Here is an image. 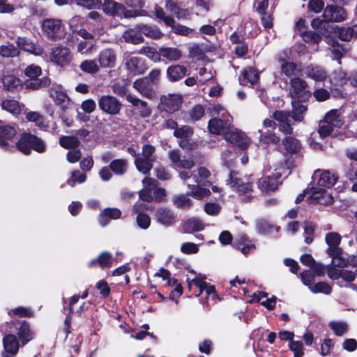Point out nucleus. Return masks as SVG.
<instances>
[{"instance_id": "f257e3e1", "label": "nucleus", "mask_w": 357, "mask_h": 357, "mask_svg": "<svg viewBox=\"0 0 357 357\" xmlns=\"http://www.w3.org/2000/svg\"><path fill=\"white\" fill-rule=\"evenodd\" d=\"M312 179L316 182L317 186L311 188L310 197L320 204H331L333 198L327 192V189L331 188L336 183L337 176L328 171L317 169L314 172Z\"/></svg>"}, {"instance_id": "f03ea898", "label": "nucleus", "mask_w": 357, "mask_h": 357, "mask_svg": "<svg viewBox=\"0 0 357 357\" xmlns=\"http://www.w3.org/2000/svg\"><path fill=\"white\" fill-rule=\"evenodd\" d=\"M208 112L212 116H215L209 121L208 128L210 132L215 135H225L229 133L231 128L232 117L227 111L219 104L211 105Z\"/></svg>"}, {"instance_id": "7ed1b4c3", "label": "nucleus", "mask_w": 357, "mask_h": 357, "mask_svg": "<svg viewBox=\"0 0 357 357\" xmlns=\"http://www.w3.org/2000/svg\"><path fill=\"white\" fill-rule=\"evenodd\" d=\"M227 184L241 197L243 202L252 199V181L250 176H241L236 172H231Z\"/></svg>"}, {"instance_id": "20e7f679", "label": "nucleus", "mask_w": 357, "mask_h": 357, "mask_svg": "<svg viewBox=\"0 0 357 357\" xmlns=\"http://www.w3.org/2000/svg\"><path fill=\"white\" fill-rule=\"evenodd\" d=\"M286 165L284 161H280L278 164L275 165V172L273 175L264 176L259 180V188L266 192L275 191L281 184L280 178L287 172Z\"/></svg>"}, {"instance_id": "39448f33", "label": "nucleus", "mask_w": 357, "mask_h": 357, "mask_svg": "<svg viewBox=\"0 0 357 357\" xmlns=\"http://www.w3.org/2000/svg\"><path fill=\"white\" fill-rule=\"evenodd\" d=\"M42 31L47 39L59 40L64 38L66 31L59 19L48 18L43 20Z\"/></svg>"}, {"instance_id": "423d86ee", "label": "nucleus", "mask_w": 357, "mask_h": 357, "mask_svg": "<svg viewBox=\"0 0 357 357\" xmlns=\"http://www.w3.org/2000/svg\"><path fill=\"white\" fill-rule=\"evenodd\" d=\"M17 149L25 155L31 153V149L38 153L45 151L46 145L43 140L31 134H24L17 143Z\"/></svg>"}, {"instance_id": "0eeeda50", "label": "nucleus", "mask_w": 357, "mask_h": 357, "mask_svg": "<svg viewBox=\"0 0 357 357\" xmlns=\"http://www.w3.org/2000/svg\"><path fill=\"white\" fill-rule=\"evenodd\" d=\"M264 129H259V142L266 144H278L280 142V137L275 133L274 129L276 123L271 119H266L263 121Z\"/></svg>"}, {"instance_id": "6e6552de", "label": "nucleus", "mask_w": 357, "mask_h": 357, "mask_svg": "<svg viewBox=\"0 0 357 357\" xmlns=\"http://www.w3.org/2000/svg\"><path fill=\"white\" fill-rule=\"evenodd\" d=\"M98 107L106 114L116 115L121 110L122 104L114 96L103 95L98 98Z\"/></svg>"}, {"instance_id": "1a4fd4ad", "label": "nucleus", "mask_w": 357, "mask_h": 357, "mask_svg": "<svg viewBox=\"0 0 357 357\" xmlns=\"http://www.w3.org/2000/svg\"><path fill=\"white\" fill-rule=\"evenodd\" d=\"M73 55L70 50L62 45L53 47L50 54L51 61L59 66L68 64L71 61Z\"/></svg>"}, {"instance_id": "9d476101", "label": "nucleus", "mask_w": 357, "mask_h": 357, "mask_svg": "<svg viewBox=\"0 0 357 357\" xmlns=\"http://www.w3.org/2000/svg\"><path fill=\"white\" fill-rule=\"evenodd\" d=\"M3 345L2 357H14L18 353L21 343L15 335L9 333L3 337Z\"/></svg>"}, {"instance_id": "9b49d317", "label": "nucleus", "mask_w": 357, "mask_h": 357, "mask_svg": "<svg viewBox=\"0 0 357 357\" xmlns=\"http://www.w3.org/2000/svg\"><path fill=\"white\" fill-rule=\"evenodd\" d=\"M183 102L182 96L180 94H168L160 98V105L164 110L173 113L178 110Z\"/></svg>"}, {"instance_id": "f8f14e48", "label": "nucleus", "mask_w": 357, "mask_h": 357, "mask_svg": "<svg viewBox=\"0 0 357 357\" xmlns=\"http://www.w3.org/2000/svg\"><path fill=\"white\" fill-rule=\"evenodd\" d=\"M18 324L20 326H17L16 323L13 322V324L15 326L17 339L21 343V345L24 346L34 338L35 334L31 329L28 322L22 321Z\"/></svg>"}, {"instance_id": "ddd939ff", "label": "nucleus", "mask_w": 357, "mask_h": 357, "mask_svg": "<svg viewBox=\"0 0 357 357\" xmlns=\"http://www.w3.org/2000/svg\"><path fill=\"white\" fill-rule=\"evenodd\" d=\"M125 64L128 73L132 75L142 74L146 69L143 59L135 56L128 55L125 58Z\"/></svg>"}, {"instance_id": "4468645a", "label": "nucleus", "mask_w": 357, "mask_h": 357, "mask_svg": "<svg viewBox=\"0 0 357 357\" xmlns=\"http://www.w3.org/2000/svg\"><path fill=\"white\" fill-rule=\"evenodd\" d=\"M322 16L326 21L335 22L344 21L347 18L344 8L333 5L326 6Z\"/></svg>"}, {"instance_id": "2eb2a0df", "label": "nucleus", "mask_w": 357, "mask_h": 357, "mask_svg": "<svg viewBox=\"0 0 357 357\" xmlns=\"http://www.w3.org/2000/svg\"><path fill=\"white\" fill-rule=\"evenodd\" d=\"M225 139L242 149H246L250 143V139L243 132L234 128L226 134Z\"/></svg>"}, {"instance_id": "dca6fc26", "label": "nucleus", "mask_w": 357, "mask_h": 357, "mask_svg": "<svg viewBox=\"0 0 357 357\" xmlns=\"http://www.w3.org/2000/svg\"><path fill=\"white\" fill-rule=\"evenodd\" d=\"M290 85V93L293 98L304 99L309 96L310 93L307 90V84L303 79L298 77L291 79Z\"/></svg>"}, {"instance_id": "f3484780", "label": "nucleus", "mask_w": 357, "mask_h": 357, "mask_svg": "<svg viewBox=\"0 0 357 357\" xmlns=\"http://www.w3.org/2000/svg\"><path fill=\"white\" fill-rule=\"evenodd\" d=\"M133 87L144 97L153 99L155 97V91L153 84L147 77H144L136 80L133 83Z\"/></svg>"}, {"instance_id": "a211bd4d", "label": "nucleus", "mask_w": 357, "mask_h": 357, "mask_svg": "<svg viewBox=\"0 0 357 357\" xmlns=\"http://www.w3.org/2000/svg\"><path fill=\"white\" fill-rule=\"evenodd\" d=\"M311 25L314 29L317 30L325 38L324 40L326 43H331L330 37L333 34L335 35V32L333 31L334 28L324 19L322 20L319 18H315L312 21Z\"/></svg>"}, {"instance_id": "6ab92c4d", "label": "nucleus", "mask_w": 357, "mask_h": 357, "mask_svg": "<svg viewBox=\"0 0 357 357\" xmlns=\"http://www.w3.org/2000/svg\"><path fill=\"white\" fill-rule=\"evenodd\" d=\"M126 100L135 107L141 118H147L151 116L152 111L146 102L141 100L130 94L126 96Z\"/></svg>"}, {"instance_id": "aec40b11", "label": "nucleus", "mask_w": 357, "mask_h": 357, "mask_svg": "<svg viewBox=\"0 0 357 357\" xmlns=\"http://www.w3.org/2000/svg\"><path fill=\"white\" fill-rule=\"evenodd\" d=\"M50 96L54 102L62 109L67 108L70 104V98L61 86H52L50 91Z\"/></svg>"}, {"instance_id": "412c9836", "label": "nucleus", "mask_w": 357, "mask_h": 357, "mask_svg": "<svg viewBox=\"0 0 357 357\" xmlns=\"http://www.w3.org/2000/svg\"><path fill=\"white\" fill-rule=\"evenodd\" d=\"M169 157L175 168L190 169L195 165V162L192 158L181 159L179 152L177 150L171 151L169 153Z\"/></svg>"}, {"instance_id": "4be33fe9", "label": "nucleus", "mask_w": 357, "mask_h": 357, "mask_svg": "<svg viewBox=\"0 0 357 357\" xmlns=\"http://www.w3.org/2000/svg\"><path fill=\"white\" fill-rule=\"evenodd\" d=\"M116 61V55L112 49H104L99 53L98 61L102 68H113Z\"/></svg>"}, {"instance_id": "5701e85b", "label": "nucleus", "mask_w": 357, "mask_h": 357, "mask_svg": "<svg viewBox=\"0 0 357 357\" xmlns=\"http://www.w3.org/2000/svg\"><path fill=\"white\" fill-rule=\"evenodd\" d=\"M16 133V130L13 126H0V147L6 150L9 149V142L15 136Z\"/></svg>"}, {"instance_id": "b1692460", "label": "nucleus", "mask_w": 357, "mask_h": 357, "mask_svg": "<svg viewBox=\"0 0 357 357\" xmlns=\"http://www.w3.org/2000/svg\"><path fill=\"white\" fill-rule=\"evenodd\" d=\"M280 62V70L282 74L287 77L298 75L301 72V68L296 63L287 61L281 55L278 57Z\"/></svg>"}, {"instance_id": "393cba45", "label": "nucleus", "mask_w": 357, "mask_h": 357, "mask_svg": "<svg viewBox=\"0 0 357 357\" xmlns=\"http://www.w3.org/2000/svg\"><path fill=\"white\" fill-rule=\"evenodd\" d=\"M324 120L328 121L335 128H341L346 123L344 116H342V109H334L328 112L325 114Z\"/></svg>"}, {"instance_id": "a878e982", "label": "nucleus", "mask_w": 357, "mask_h": 357, "mask_svg": "<svg viewBox=\"0 0 357 357\" xmlns=\"http://www.w3.org/2000/svg\"><path fill=\"white\" fill-rule=\"evenodd\" d=\"M89 295L88 291L85 290L81 296L79 295H74L69 300V313L67 315L65 321H64V331L68 335L70 333V327L72 321V314L74 310V305L76 304L80 298L82 299L86 298Z\"/></svg>"}, {"instance_id": "bb28decb", "label": "nucleus", "mask_w": 357, "mask_h": 357, "mask_svg": "<svg viewBox=\"0 0 357 357\" xmlns=\"http://www.w3.org/2000/svg\"><path fill=\"white\" fill-rule=\"evenodd\" d=\"M16 43L18 47L36 56L42 55L43 53L42 47L36 45L26 38L18 37Z\"/></svg>"}, {"instance_id": "cd10ccee", "label": "nucleus", "mask_w": 357, "mask_h": 357, "mask_svg": "<svg viewBox=\"0 0 357 357\" xmlns=\"http://www.w3.org/2000/svg\"><path fill=\"white\" fill-rule=\"evenodd\" d=\"M342 237L340 234L334 231L328 232L325 236V241L328 245L327 253H337L339 250H342L339 245Z\"/></svg>"}, {"instance_id": "c85d7f7f", "label": "nucleus", "mask_w": 357, "mask_h": 357, "mask_svg": "<svg viewBox=\"0 0 357 357\" xmlns=\"http://www.w3.org/2000/svg\"><path fill=\"white\" fill-rule=\"evenodd\" d=\"M188 271L190 274L187 275L186 278L188 288L190 289L192 285L194 284L199 289L200 293L203 292L206 284L205 282L206 277L202 274H197L194 270L188 269Z\"/></svg>"}, {"instance_id": "c756f323", "label": "nucleus", "mask_w": 357, "mask_h": 357, "mask_svg": "<svg viewBox=\"0 0 357 357\" xmlns=\"http://www.w3.org/2000/svg\"><path fill=\"white\" fill-rule=\"evenodd\" d=\"M165 8L167 10L173 13L178 20L188 19L190 12L188 9L181 8L173 0H166Z\"/></svg>"}, {"instance_id": "7c9ffc66", "label": "nucleus", "mask_w": 357, "mask_h": 357, "mask_svg": "<svg viewBox=\"0 0 357 357\" xmlns=\"http://www.w3.org/2000/svg\"><path fill=\"white\" fill-rule=\"evenodd\" d=\"M187 73L185 66L176 64L168 67L167 70V76L168 79L172 82H177L183 78Z\"/></svg>"}, {"instance_id": "2f4dec72", "label": "nucleus", "mask_w": 357, "mask_h": 357, "mask_svg": "<svg viewBox=\"0 0 357 357\" xmlns=\"http://www.w3.org/2000/svg\"><path fill=\"white\" fill-rule=\"evenodd\" d=\"M144 188L139 192V198L145 202H151L153 200V188L155 185V179L146 177L143 179Z\"/></svg>"}, {"instance_id": "473e14b6", "label": "nucleus", "mask_w": 357, "mask_h": 357, "mask_svg": "<svg viewBox=\"0 0 357 357\" xmlns=\"http://www.w3.org/2000/svg\"><path fill=\"white\" fill-rule=\"evenodd\" d=\"M155 218L160 224L167 227L172 225L174 222L175 219L173 212L165 208L158 209L155 213Z\"/></svg>"}, {"instance_id": "72a5a7b5", "label": "nucleus", "mask_w": 357, "mask_h": 357, "mask_svg": "<svg viewBox=\"0 0 357 357\" xmlns=\"http://www.w3.org/2000/svg\"><path fill=\"white\" fill-rule=\"evenodd\" d=\"M160 58L169 61H177L183 56L182 51L176 47H161L160 48Z\"/></svg>"}, {"instance_id": "f704fd0d", "label": "nucleus", "mask_w": 357, "mask_h": 357, "mask_svg": "<svg viewBox=\"0 0 357 357\" xmlns=\"http://www.w3.org/2000/svg\"><path fill=\"white\" fill-rule=\"evenodd\" d=\"M105 13L114 16H122L125 15V8L120 3L112 0H105L102 5Z\"/></svg>"}, {"instance_id": "c9c22d12", "label": "nucleus", "mask_w": 357, "mask_h": 357, "mask_svg": "<svg viewBox=\"0 0 357 357\" xmlns=\"http://www.w3.org/2000/svg\"><path fill=\"white\" fill-rule=\"evenodd\" d=\"M305 74L316 82L324 81L327 76L326 71L320 66H308L304 69Z\"/></svg>"}, {"instance_id": "e433bc0d", "label": "nucleus", "mask_w": 357, "mask_h": 357, "mask_svg": "<svg viewBox=\"0 0 357 357\" xmlns=\"http://www.w3.org/2000/svg\"><path fill=\"white\" fill-rule=\"evenodd\" d=\"M259 79V74L255 69L248 68L245 69L239 77L240 84L242 85H254Z\"/></svg>"}, {"instance_id": "4c0bfd02", "label": "nucleus", "mask_w": 357, "mask_h": 357, "mask_svg": "<svg viewBox=\"0 0 357 357\" xmlns=\"http://www.w3.org/2000/svg\"><path fill=\"white\" fill-rule=\"evenodd\" d=\"M282 144L287 152L290 154L298 153L302 147L299 140L291 136L284 138Z\"/></svg>"}, {"instance_id": "58836bf2", "label": "nucleus", "mask_w": 357, "mask_h": 357, "mask_svg": "<svg viewBox=\"0 0 357 357\" xmlns=\"http://www.w3.org/2000/svg\"><path fill=\"white\" fill-rule=\"evenodd\" d=\"M121 213L116 208H106L99 217V222L102 226L107 225L110 220H116L120 218Z\"/></svg>"}, {"instance_id": "ea45409f", "label": "nucleus", "mask_w": 357, "mask_h": 357, "mask_svg": "<svg viewBox=\"0 0 357 357\" xmlns=\"http://www.w3.org/2000/svg\"><path fill=\"white\" fill-rule=\"evenodd\" d=\"M123 37L127 43L139 44L143 42L144 38L142 35L138 25L134 29H129L123 33Z\"/></svg>"}, {"instance_id": "a19ab883", "label": "nucleus", "mask_w": 357, "mask_h": 357, "mask_svg": "<svg viewBox=\"0 0 357 357\" xmlns=\"http://www.w3.org/2000/svg\"><path fill=\"white\" fill-rule=\"evenodd\" d=\"M138 29L146 37L152 39H160L162 37L163 33L156 26H151L147 24H139Z\"/></svg>"}, {"instance_id": "79ce46f5", "label": "nucleus", "mask_w": 357, "mask_h": 357, "mask_svg": "<svg viewBox=\"0 0 357 357\" xmlns=\"http://www.w3.org/2000/svg\"><path fill=\"white\" fill-rule=\"evenodd\" d=\"M1 80L3 87L8 91H13L22 86V81L13 75H5Z\"/></svg>"}, {"instance_id": "37998d69", "label": "nucleus", "mask_w": 357, "mask_h": 357, "mask_svg": "<svg viewBox=\"0 0 357 357\" xmlns=\"http://www.w3.org/2000/svg\"><path fill=\"white\" fill-rule=\"evenodd\" d=\"M188 187L190 189L188 195L197 199H202L211 194L210 190L202 187L200 183H197L196 185L188 184Z\"/></svg>"}, {"instance_id": "c03bdc74", "label": "nucleus", "mask_w": 357, "mask_h": 357, "mask_svg": "<svg viewBox=\"0 0 357 357\" xmlns=\"http://www.w3.org/2000/svg\"><path fill=\"white\" fill-rule=\"evenodd\" d=\"M153 162L152 159H144L140 156H137L135 160V165L137 170L144 174H147L153 168Z\"/></svg>"}, {"instance_id": "a18cd8bd", "label": "nucleus", "mask_w": 357, "mask_h": 357, "mask_svg": "<svg viewBox=\"0 0 357 357\" xmlns=\"http://www.w3.org/2000/svg\"><path fill=\"white\" fill-rule=\"evenodd\" d=\"M204 225L198 218H192L188 220L183 225V229L185 232L192 233L203 230Z\"/></svg>"}, {"instance_id": "49530a36", "label": "nucleus", "mask_w": 357, "mask_h": 357, "mask_svg": "<svg viewBox=\"0 0 357 357\" xmlns=\"http://www.w3.org/2000/svg\"><path fill=\"white\" fill-rule=\"evenodd\" d=\"M241 237L236 243V247L243 255H248L255 250V245L250 241L245 238V236Z\"/></svg>"}, {"instance_id": "de8ad7c7", "label": "nucleus", "mask_w": 357, "mask_h": 357, "mask_svg": "<svg viewBox=\"0 0 357 357\" xmlns=\"http://www.w3.org/2000/svg\"><path fill=\"white\" fill-rule=\"evenodd\" d=\"M1 108L14 115L19 114L22 111L21 105L15 100L6 99L2 101Z\"/></svg>"}, {"instance_id": "09e8293b", "label": "nucleus", "mask_w": 357, "mask_h": 357, "mask_svg": "<svg viewBox=\"0 0 357 357\" xmlns=\"http://www.w3.org/2000/svg\"><path fill=\"white\" fill-rule=\"evenodd\" d=\"M292 115L291 118L296 121H301L304 118V114L307 110V107L302 104H300L296 100H292Z\"/></svg>"}, {"instance_id": "8fccbe9b", "label": "nucleus", "mask_w": 357, "mask_h": 357, "mask_svg": "<svg viewBox=\"0 0 357 357\" xmlns=\"http://www.w3.org/2000/svg\"><path fill=\"white\" fill-rule=\"evenodd\" d=\"M97 263L102 268L110 267L112 266V255L107 252H102L96 259L91 260L89 266H92Z\"/></svg>"}, {"instance_id": "3c124183", "label": "nucleus", "mask_w": 357, "mask_h": 357, "mask_svg": "<svg viewBox=\"0 0 357 357\" xmlns=\"http://www.w3.org/2000/svg\"><path fill=\"white\" fill-rule=\"evenodd\" d=\"M127 161L123 159H116L111 162L110 169L116 174H123L127 170Z\"/></svg>"}, {"instance_id": "603ef678", "label": "nucleus", "mask_w": 357, "mask_h": 357, "mask_svg": "<svg viewBox=\"0 0 357 357\" xmlns=\"http://www.w3.org/2000/svg\"><path fill=\"white\" fill-rule=\"evenodd\" d=\"M50 84V79L44 77L43 79H29L25 81L24 86L26 89L36 90L43 86H47Z\"/></svg>"}, {"instance_id": "864d4df0", "label": "nucleus", "mask_w": 357, "mask_h": 357, "mask_svg": "<svg viewBox=\"0 0 357 357\" xmlns=\"http://www.w3.org/2000/svg\"><path fill=\"white\" fill-rule=\"evenodd\" d=\"M339 38L342 40H350L352 38H357V24L346 29H340L338 31Z\"/></svg>"}, {"instance_id": "5fc2aeb1", "label": "nucleus", "mask_w": 357, "mask_h": 357, "mask_svg": "<svg viewBox=\"0 0 357 357\" xmlns=\"http://www.w3.org/2000/svg\"><path fill=\"white\" fill-rule=\"evenodd\" d=\"M174 204L178 208L187 209L189 208L192 204V200L185 195H178L173 198Z\"/></svg>"}, {"instance_id": "6e6d98bb", "label": "nucleus", "mask_w": 357, "mask_h": 357, "mask_svg": "<svg viewBox=\"0 0 357 357\" xmlns=\"http://www.w3.org/2000/svg\"><path fill=\"white\" fill-rule=\"evenodd\" d=\"M80 69L89 74H95L98 72L100 66L94 60L89 59L83 61L79 65Z\"/></svg>"}, {"instance_id": "4d7b16f0", "label": "nucleus", "mask_w": 357, "mask_h": 357, "mask_svg": "<svg viewBox=\"0 0 357 357\" xmlns=\"http://www.w3.org/2000/svg\"><path fill=\"white\" fill-rule=\"evenodd\" d=\"M328 326L337 336H342L348 331V325L346 322L344 321H331L328 324Z\"/></svg>"}, {"instance_id": "13d9d810", "label": "nucleus", "mask_w": 357, "mask_h": 357, "mask_svg": "<svg viewBox=\"0 0 357 357\" xmlns=\"http://www.w3.org/2000/svg\"><path fill=\"white\" fill-rule=\"evenodd\" d=\"M332 257V265L337 267H344L348 266V258L344 259L342 256V250H339L337 253H328Z\"/></svg>"}, {"instance_id": "bf43d9fd", "label": "nucleus", "mask_w": 357, "mask_h": 357, "mask_svg": "<svg viewBox=\"0 0 357 357\" xmlns=\"http://www.w3.org/2000/svg\"><path fill=\"white\" fill-rule=\"evenodd\" d=\"M60 145L65 149H75L79 145V140L73 136H62L59 138Z\"/></svg>"}, {"instance_id": "052dcab7", "label": "nucleus", "mask_w": 357, "mask_h": 357, "mask_svg": "<svg viewBox=\"0 0 357 357\" xmlns=\"http://www.w3.org/2000/svg\"><path fill=\"white\" fill-rule=\"evenodd\" d=\"M335 129V127L324 119L319 122L318 132L321 137H326L331 135Z\"/></svg>"}, {"instance_id": "680f3d73", "label": "nucleus", "mask_w": 357, "mask_h": 357, "mask_svg": "<svg viewBox=\"0 0 357 357\" xmlns=\"http://www.w3.org/2000/svg\"><path fill=\"white\" fill-rule=\"evenodd\" d=\"M273 229H275L277 232L279 231V227H276L270 225L266 220H260L257 222V231L260 234H269L273 230Z\"/></svg>"}, {"instance_id": "e2e57ef3", "label": "nucleus", "mask_w": 357, "mask_h": 357, "mask_svg": "<svg viewBox=\"0 0 357 357\" xmlns=\"http://www.w3.org/2000/svg\"><path fill=\"white\" fill-rule=\"evenodd\" d=\"M289 347L290 350L294 353V357H303L304 355L303 344L300 340H293L289 342Z\"/></svg>"}, {"instance_id": "0e129e2a", "label": "nucleus", "mask_w": 357, "mask_h": 357, "mask_svg": "<svg viewBox=\"0 0 357 357\" xmlns=\"http://www.w3.org/2000/svg\"><path fill=\"white\" fill-rule=\"evenodd\" d=\"M140 53L146 55L155 62L160 60V49L157 51L155 48L151 47H144L141 49Z\"/></svg>"}, {"instance_id": "69168bd1", "label": "nucleus", "mask_w": 357, "mask_h": 357, "mask_svg": "<svg viewBox=\"0 0 357 357\" xmlns=\"http://www.w3.org/2000/svg\"><path fill=\"white\" fill-rule=\"evenodd\" d=\"M310 289L314 294H330L332 291L331 287L328 284L322 282L310 286Z\"/></svg>"}, {"instance_id": "338daca9", "label": "nucleus", "mask_w": 357, "mask_h": 357, "mask_svg": "<svg viewBox=\"0 0 357 357\" xmlns=\"http://www.w3.org/2000/svg\"><path fill=\"white\" fill-rule=\"evenodd\" d=\"M19 51L13 45L8 44L0 47V55L4 57H14L18 55Z\"/></svg>"}, {"instance_id": "774afa93", "label": "nucleus", "mask_w": 357, "mask_h": 357, "mask_svg": "<svg viewBox=\"0 0 357 357\" xmlns=\"http://www.w3.org/2000/svg\"><path fill=\"white\" fill-rule=\"evenodd\" d=\"M26 118L29 121L35 122L41 129L45 128L44 118L39 113L36 112H28L26 115Z\"/></svg>"}]
</instances>
